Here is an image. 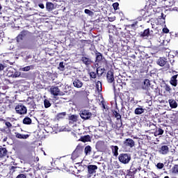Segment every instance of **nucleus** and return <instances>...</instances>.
I'll return each instance as SVG.
<instances>
[{"mask_svg": "<svg viewBox=\"0 0 178 178\" xmlns=\"http://www.w3.org/2000/svg\"><path fill=\"white\" fill-rule=\"evenodd\" d=\"M15 69L10 68L7 71V76L8 77H12L13 79V74H14Z\"/></svg>", "mask_w": 178, "mask_h": 178, "instance_id": "nucleus-31", "label": "nucleus"}, {"mask_svg": "<svg viewBox=\"0 0 178 178\" xmlns=\"http://www.w3.org/2000/svg\"><path fill=\"white\" fill-rule=\"evenodd\" d=\"M113 87L114 90H116V86H115V84L113 85Z\"/></svg>", "mask_w": 178, "mask_h": 178, "instance_id": "nucleus-62", "label": "nucleus"}, {"mask_svg": "<svg viewBox=\"0 0 178 178\" xmlns=\"http://www.w3.org/2000/svg\"><path fill=\"white\" fill-rule=\"evenodd\" d=\"M165 91H168L169 92H170L172 88H170V86L169 85H165Z\"/></svg>", "mask_w": 178, "mask_h": 178, "instance_id": "nucleus-52", "label": "nucleus"}, {"mask_svg": "<svg viewBox=\"0 0 178 178\" xmlns=\"http://www.w3.org/2000/svg\"><path fill=\"white\" fill-rule=\"evenodd\" d=\"M81 62L86 65V66H88L92 63V60H91V58L90 56H82L81 58Z\"/></svg>", "mask_w": 178, "mask_h": 178, "instance_id": "nucleus-11", "label": "nucleus"}, {"mask_svg": "<svg viewBox=\"0 0 178 178\" xmlns=\"http://www.w3.org/2000/svg\"><path fill=\"white\" fill-rule=\"evenodd\" d=\"M20 75H21V72L15 70L13 79H17V77H20Z\"/></svg>", "mask_w": 178, "mask_h": 178, "instance_id": "nucleus-38", "label": "nucleus"}, {"mask_svg": "<svg viewBox=\"0 0 178 178\" xmlns=\"http://www.w3.org/2000/svg\"><path fill=\"white\" fill-rule=\"evenodd\" d=\"M163 134V129L159 128L158 129H156V131L154 132L155 137H158V136H162Z\"/></svg>", "mask_w": 178, "mask_h": 178, "instance_id": "nucleus-30", "label": "nucleus"}, {"mask_svg": "<svg viewBox=\"0 0 178 178\" xmlns=\"http://www.w3.org/2000/svg\"><path fill=\"white\" fill-rule=\"evenodd\" d=\"M53 2H59V0H52Z\"/></svg>", "mask_w": 178, "mask_h": 178, "instance_id": "nucleus-60", "label": "nucleus"}, {"mask_svg": "<svg viewBox=\"0 0 178 178\" xmlns=\"http://www.w3.org/2000/svg\"><path fill=\"white\" fill-rule=\"evenodd\" d=\"M104 72H105V68L97 67L96 70L97 74L99 76V77L104 74Z\"/></svg>", "mask_w": 178, "mask_h": 178, "instance_id": "nucleus-29", "label": "nucleus"}, {"mask_svg": "<svg viewBox=\"0 0 178 178\" xmlns=\"http://www.w3.org/2000/svg\"><path fill=\"white\" fill-rule=\"evenodd\" d=\"M110 148L111 149L113 156H118L119 155V147L111 145Z\"/></svg>", "mask_w": 178, "mask_h": 178, "instance_id": "nucleus-18", "label": "nucleus"}, {"mask_svg": "<svg viewBox=\"0 0 178 178\" xmlns=\"http://www.w3.org/2000/svg\"><path fill=\"white\" fill-rule=\"evenodd\" d=\"M159 152L161 155H168L169 154V147L168 145H162L159 148Z\"/></svg>", "mask_w": 178, "mask_h": 178, "instance_id": "nucleus-10", "label": "nucleus"}, {"mask_svg": "<svg viewBox=\"0 0 178 178\" xmlns=\"http://www.w3.org/2000/svg\"><path fill=\"white\" fill-rule=\"evenodd\" d=\"M84 12L88 16H94V12H92V11L88 10V9H85Z\"/></svg>", "mask_w": 178, "mask_h": 178, "instance_id": "nucleus-42", "label": "nucleus"}, {"mask_svg": "<svg viewBox=\"0 0 178 178\" xmlns=\"http://www.w3.org/2000/svg\"><path fill=\"white\" fill-rule=\"evenodd\" d=\"M113 115L115 118H116L117 120H120V122H122V115L119 113V111H115L113 112Z\"/></svg>", "mask_w": 178, "mask_h": 178, "instance_id": "nucleus-32", "label": "nucleus"}, {"mask_svg": "<svg viewBox=\"0 0 178 178\" xmlns=\"http://www.w3.org/2000/svg\"><path fill=\"white\" fill-rule=\"evenodd\" d=\"M54 3L51 2H47L46 3V9L48 10V12H51V10H54Z\"/></svg>", "mask_w": 178, "mask_h": 178, "instance_id": "nucleus-24", "label": "nucleus"}, {"mask_svg": "<svg viewBox=\"0 0 178 178\" xmlns=\"http://www.w3.org/2000/svg\"><path fill=\"white\" fill-rule=\"evenodd\" d=\"M50 92L51 95H54L55 97L58 95H63V92H60V90H59L58 86H51L50 88Z\"/></svg>", "mask_w": 178, "mask_h": 178, "instance_id": "nucleus-8", "label": "nucleus"}, {"mask_svg": "<svg viewBox=\"0 0 178 178\" xmlns=\"http://www.w3.org/2000/svg\"><path fill=\"white\" fill-rule=\"evenodd\" d=\"M137 23L138 22L136 21L134 23H133L132 24H129L127 25V27H129V28H134V27H136L137 26Z\"/></svg>", "mask_w": 178, "mask_h": 178, "instance_id": "nucleus-47", "label": "nucleus"}, {"mask_svg": "<svg viewBox=\"0 0 178 178\" xmlns=\"http://www.w3.org/2000/svg\"><path fill=\"white\" fill-rule=\"evenodd\" d=\"M65 116H66V112L59 113L57 115L58 119H63V118H65Z\"/></svg>", "mask_w": 178, "mask_h": 178, "instance_id": "nucleus-40", "label": "nucleus"}, {"mask_svg": "<svg viewBox=\"0 0 178 178\" xmlns=\"http://www.w3.org/2000/svg\"><path fill=\"white\" fill-rule=\"evenodd\" d=\"M95 148L99 152H105L107 147L104 140H99L95 145Z\"/></svg>", "mask_w": 178, "mask_h": 178, "instance_id": "nucleus-4", "label": "nucleus"}, {"mask_svg": "<svg viewBox=\"0 0 178 178\" xmlns=\"http://www.w3.org/2000/svg\"><path fill=\"white\" fill-rule=\"evenodd\" d=\"M33 69H34V65H31L26 67H22L19 69V70H21V72H30V70H33Z\"/></svg>", "mask_w": 178, "mask_h": 178, "instance_id": "nucleus-21", "label": "nucleus"}, {"mask_svg": "<svg viewBox=\"0 0 178 178\" xmlns=\"http://www.w3.org/2000/svg\"><path fill=\"white\" fill-rule=\"evenodd\" d=\"M5 125L6 126L7 129H12V124L9 122H5Z\"/></svg>", "mask_w": 178, "mask_h": 178, "instance_id": "nucleus-49", "label": "nucleus"}, {"mask_svg": "<svg viewBox=\"0 0 178 178\" xmlns=\"http://www.w3.org/2000/svg\"><path fill=\"white\" fill-rule=\"evenodd\" d=\"M29 34V31H22L20 34H19L17 37V42H20L22 40H24L26 37H27V35Z\"/></svg>", "mask_w": 178, "mask_h": 178, "instance_id": "nucleus-12", "label": "nucleus"}, {"mask_svg": "<svg viewBox=\"0 0 178 178\" xmlns=\"http://www.w3.org/2000/svg\"><path fill=\"white\" fill-rule=\"evenodd\" d=\"M163 166H165V165L162 163H159L156 164L157 169H163Z\"/></svg>", "mask_w": 178, "mask_h": 178, "instance_id": "nucleus-46", "label": "nucleus"}, {"mask_svg": "<svg viewBox=\"0 0 178 178\" xmlns=\"http://www.w3.org/2000/svg\"><path fill=\"white\" fill-rule=\"evenodd\" d=\"M167 62L168 61L166 60V58L161 57L157 60L156 63L157 65H159V66L163 67V66L166 65Z\"/></svg>", "mask_w": 178, "mask_h": 178, "instance_id": "nucleus-17", "label": "nucleus"}, {"mask_svg": "<svg viewBox=\"0 0 178 178\" xmlns=\"http://www.w3.org/2000/svg\"><path fill=\"white\" fill-rule=\"evenodd\" d=\"M149 127H153V130H155L156 129V125L152 122H149Z\"/></svg>", "mask_w": 178, "mask_h": 178, "instance_id": "nucleus-50", "label": "nucleus"}, {"mask_svg": "<svg viewBox=\"0 0 178 178\" xmlns=\"http://www.w3.org/2000/svg\"><path fill=\"white\" fill-rule=\"evenodd\" d=\"M95 62L96 63H101V61L104 60L105 59V57L101 54L100 52L97 51V50H95Z\"/></svg>", "mask_w": 178, "mask_h": 178, "instance_id": "nucleus-9", "label": "nucleus"}, {"mask_svg": "<svg viewBox=\"0 0 178 178\" xmlns=\"http://www.w3.org/2000/svg\"><path fill=\"white\" fill-rule=\"evenodd\" d=\"M83 82L79 79H76L73 81V86L76 88H81V87H83Z\"/></svg>", "mask_w": 178, "mask_h": 178, "instance_id": "nucleus-16", "label": "nucleus"}, {"mask_svg": "<svg viewBox=\"0 0 178 178\" xmlns=\"http://www.w3.org/2000/svg\"><path fill=\"white\" fill-rule=\"evenodd\" d=\"M96 88L97 91H102V83H101V81H98L96 83Z\"/></svg>", "mask_w": 178, "mask_h": 178, "instance_id": "nucleus-35", "label": "nucleus"}, {"mask_svg": "<svg viewBox=\"0 0 178 178\" xmlns=\"http://www.w3.org/2000/svg\"><path fill=\"white\" fill-rule=\"evenodd\" d=\"M2 9V6L0 4V10Z\"/></svg>", "mask_w": 178, "mask_h": 178, "instance_id": "nucleus-64", "label": "nucleus"}, {"mask_svg": "<svg viewBox=\"0 0 178 178\" xmlns=\"http://www.w3.org/2000/svg\"><path fill=\"white\" fill-rule=\"evenodd\" d=\"M92 151V147H91V146L90 145H87L86 146L85 149H84V152L86 156H88V155H91V152Z\"/></svg>", "mask_w": 178, "mask_h": 178, "instance_id": "nucleus-22", "label": "nucleus"}, {"mask_svg": "<svg viewBox=\"0 0 178 178\" xmlns=\"http://www.w3.org/2000/svg\"><path fill=\"white\" fill-rule=\"evenodd\" d=\"M26 48H28V49H31V48H33V47H34V42L28 41L26 43Z\"/></svg>", "mask_w": 178, "mask_h": 178, "instance_id": "nucleus-34", "label": "nucleus"}, {"mask_svg": "<svg viewBox=\"0 0 178 178\" xmlns=\"http://www.w3.org/2000/svg\"><path fill=\"white\" fill-rule=\"evenodd\" d=\"M118 160L123 165H127L131 161V155L127 153H122L118 156Z\"/></svg>", "mask_w": 178, "mask_h": 178, "instance_id": "nucleus-3", "label": "nucleus"}, {"mask_svg": "<svg viewBox=\"0 0 178 178\" xmlns=\"http://www.w3.org/2000/svg\"><path fill=\"white\" fill-rule=\"evenodd\" d=\"M83 152L84 147L80 145H78L72 154L71 159H72V161H74V159H77V158L83 155Z\"/></svg>", "mask_w": 178, "mask_h": 178, "instance_id": "nucleus-2", "label": "nucleus"}, {"mask_svg": "<svg viewBox=\"0 0 178 178\" xmlns=\"http://www.w3.org/2000/svg\"><path fill=\"white\" fill-rule=\"evenodd\" d=\"M168 102H169L170 108H177V103L176 102V101H175L173 99H169Z\"/></svg>", "mask_w": 178, "mask_h": 178, "instance_id": "nucleus-27", "label": "nucleus"}, {"mask_svg": "<svg viewBox=\"0 0 178 178\" xmlns=\"http://www.w3.org/2000/svg\"><path fill=\"white\" fill-rule=\"evenodd\" d=\"M36 161L37 162H38V161H40V159L38 157H36Z\"/></svg>", "mask_w": 178, "mask_h": 178, "instance_id": "nucleus-63", "label": "nucleus"}, {"mask_svg": "<svg viewBox=\"0 0 178 178\" xmlns=\"http://www.w3.org/2000/svg\"><path fill=\"white\" fill-rule=\"evenodd\" d=\"M145 112V109L143 108L142 106H139L138 108H136L134 111L135 115H141Z\"/></svg>", "mask_w": 178, "mask_h": 178, "instance_id": "nucleus-19", "label": "nucleus"}, {"mask_svg": "<svg viewBox=\"0 0 178 178\" xmlns=\"http://www.w3.org/2000/svg\"><path fill=\"white\" fill-rule=\"evenodd\" d=\"M15 111L18 115H26L27 113V107L24 104H19L15 106Z\"/></svg>", "mask_w": 178, "mask_h": 178, "instance_id": "nucleus-5", "label": "nucleus"}, {"mask_svg": "<svg viewBox=\"0 0 178 178\" xmlns=\"http://www.w3.org/2000/svg\"><path fill=\"white\" fill-rule=\"evenodd\" d=\"M15 137L17 138H22L23 140H26V139L29 138V134L24 135V134H16Z\"/></svg>", "mask_w": 178, "mask_h": 178, "instance_id": "nucleus-28", "label": "nucleus"}, {"mask_svg": "<svg viewBox=\"0 0 178 178\" xmlns=\"http://www.w3.org/2000/svg\"><path fill=\"white\" fill-rule=\"evenodd\" d=\"M3 69H5V65H3L2 63H0V71L3 70Z\"/></svg>", "mask_w": 178, "mask_h": 178, "instance_id": "nucleus-55", "label": "nucleus"}, {"mask_svg": "<svg viewBox=\"0 0 178 178\" xmlns=\"http://www.w3.org/2000/svg\"><path fill=\"white\" fill-rule=\"evenodd\" d=\"M172 172L175 175H177L178 173V165H175L172 168Z\"/></svg>", "mask_w": 178, "mask_h": 178, "instance_id": "nucleus-36", "label": "nucleus"}, {"mask_svg": "<svg viewBox=\"0 0 178 178\" xmlns=\"http://www.w3.org/2000/svg\"><path fill=\"white\" fill-rule=\"evenodd\" d=\"M146 95H148V97H151V93L148 91L146 92Z\"/></svg>", "mask_w": 178, "mask_h": 178, "instance_id": "nucleus-57", "label": "nucleus"}, {"mask_svg": "<svg viewBox=\"0 0 178 178\" xmlns=\"http://www.w3.org/2000/svg\"><path fill=\"white\" fill-rule=\"evenodd\" d=\"M149 36V29H145L143 32H141L140 37L145 38Z\"/></svg>", "mask_w": 178, "mask_h": 178, "instance_id": "nucleus-26", "label": "nucleus"}, {"mask_svg": "<svg viewBox=\"0 0 178 178\" xmlns=\"http://www.w3.org/2000/svg\"><path fill=\"white\" fill-rule=\"evenodd\" d=\"M138 19L139 21L143 20V17H138Z\"/></svg>", "mask_w": 178, "mask_h": 178, "instance_id": "nucleus-59", "label": "nucleus"}, {"mask_svg": "<svg viewBox=\"0 0 178 178\" xmlns=\"http://www.w3.org/2000/svg\"><path fill=\"white\" fill-rule=\"evenodd\" d=\"M149 79H146L144 80L143 83H142V90H145L146 91H148V89L149 88Z\"/></svg>", "mask_w": 178, "mask_h": 178, "instance_id": "nucleus-15", "label": "nucleus"}, {"mask_svg": "<svg viewBox=\"0 0 178 178\" xmlns=\"http://www.w3.org/2000/svg\"><path fill=\"white\" fill-rule=\"evenodd\" d=\"M90 79H97V73L94 72H90L89 73Z\"/></svg>", "mask_w": 178, "mask_h": 178, "instance_id": "nucleus-43", "label": "nucleus"}, {"mask_svg": "<svg viewBox=\"0 0 178 178\" xmlns=\"http://www.w3.org/2000/svg\"><path fill=\"white\" fill-rule=\"evenodd\" d=\"M136 145V143L131 138H127L122 143V149L124 152H131V148Z\"/></svg>", "mask_w": 178, "mask_h": 178, "instance_id": "nucleus-1", "label": "nucleus"}, {"mask_svg": "<svg viewBox=\"0 0 178 178\" xmlns=\"http://www.w3.org/2000/svg\"><path fill=\"white\" fill-rule=\"evenodd\" d=\"M136 173H137V167H136L135 164H132L129 171V175L132 176V175H136Z\"/></svg>", "mask_w": 178, "mask_h": 178, "instance_id": "nucleus-20", "label": "nucleus"}, {"mask_svg": "<svg viewBox=\"0 0 178 178\" xmlns=\"http://www.w3.org/2000/svg\"><path fill=\"white\" fill-rule=\"evenodd\" d=\"M6 154H8V150L5 147H0V158H3V156H6Z\"/></svg>", "mask_w": 178, "mask_h": 178, "instance_id": "nucleus-23", "label": "nucleus"}, {"mask_svg": "<svg viewBox=\"0 0 178 178\" xmlns=\"http://www.w3.org/2000/svg\"><path fill=\"white\" fill-rule=\"evenodd\" d=\"M106 79L108 83H113L115 81V76H113V72L111 70L107 72Z\"/></svg>", "mask_w": 178, "mask_h": 178, "instance_id": "nucleus-14", "label": "nucleus"}, {"mask_svg": "<svg viewBox=\"0 0 178 178\" xmlns=\"http://www.w3.org/2000/svg\"><path fill=\"white\" fill-rule=\"evenodd\" d=\"M24 124H31V120L29 117H26L23 120Z\"/></svg>", "mask_w": 178, "mask_h": 178, "instance_id": "nucleus-33", "label": "nucleus"}, {"mask_svg": "<svg viewBox=\"0 0 178 178\" xmlns=\"http://www.w3.org/2000/svg\"><path fill=\"white\" fill-rule=\"evenodd\" d=\"M44 108H49L51 106V102L48 99L44 100Z\"/></svg>", "mask_w": 178, "mask_h": 178, "instance_id": "nucleus-37", "label": "nucleus"}, {"mask_svg": "<svg viewBox=\"0 0 178 178\" xmlns=\"http://www.w3.org/2000/svg\"><path fill=\"white\" fill-rule=\"evenodd\" d=\"M98 169V166L95 165H88V172L89 175H94V173H96V170Z\"/></svg>", "mask_w": 178, "mask_h": 178, "instance_id": "nucleus-13", "label": "nucleus"}, {"mask_svg": "<svg viewBox=\"0 0 178 178\" xmlns=\"http://www.w3.org/2000/svg\"><path fill=\"white\" fill-rule=\"evenodd\" d=\"M113 166L115 169H120V165H119V163H118V161L113 162Z\"/></svg>", "mask_w": 178, "mask_h": 178, "instance_id": "nucleus-44", "label": "nucleus"}, {"mask_svg": "<svg viewBox=\"0 0 178 178\" xmlns=\"http://www.w3.org/2000/svg\"><path fill=\"white\" fill-rule=\"evenodd\" d=\"M81 141H82V143H88V141H91V137L89 135L81 136Z\"/></svg>", "mask_w": 178, "mask_h": 178, "instance_id": "nucleus-25", "label": "nucleus"}, {"mask_svg": "<svg viewBox=\"0 0 178 178\" xmlns=\"http://www.w3.org/2000/svg\"><path fill=\"white\" fill-rule=\"evenodd\" d=\"M16 178H27V177L24 174H19L17 176Z\"/></svg>", "mask_w": 178, "mask_h": 178, "instance_id": "nucleus-51", "label": "nucleus"}, {"mask_svg": "<svg viewBox=\"0 0 178 178\" xmlns=\"http://www.w3.org/2000/svg\"><path fill=\"white\" fill-rule=\"evenodd\" d=\"M80 117L83 120H88L92 116V113L90 111L81 110L79 113Z\"/></svg>", "mask_w": 178, "mask_h": 178, "instance_id": "nucleus-7", "label": "nucleus"}, {"mask_svg": "<svg viewBox=\"0 0 178 178\" xmlns=\"http://www.w3.org/2000/svg\"><path fill=\"white\" fill-rule=\"evenodd\" d=\"M58 69L59 70H60L61 72H63V70H65V65H64L63 62H60L59 63V66H58Z\"/></svg>", "mask_w": 178, "mask_h": 178, "instance_id": "nucleus-41", "label": "nucleus"}, {"mask_svg": "<svg viewBox=\"0 0 178 178\" xmlns=\"http://www.w3.org/2000/svg\"><path fill=\"white\" fill-rule=\"evenodd\" d=\"M90 3H97V1H95V0H90Z\"/></svg>", "mask_w": 178, "mask_h": 178, "instance_id": "nucleus-56", "label": "nucleus"}, {"mask_svg": "<svg viewBox=\"0 0 178 178\" xmlns=\"http://www.w3.org/2000/svg\"><path fill=\"white\" fill-rule=\"evenodd\" d=\"M113 7L114 10H118V9L119 8V3H113Z\"/></svg>", "mask_w": 178, "mask_h": 178, "instance_id": "nucleus-48", "label": "nucleus"}, {"mask_svg": "<svg viewBox=\"0 0 178 178\" xmlns=\"http://www.w3.org/2000/svg\"><path fill=\"white\" fill-rule=\"evenodd\" d=\"M137 170H141V167L137 168Z\"/></svg>", "mask_w": 178, "mask_h": 178, "instance_id": "nucleus-61", "label": "nucleus"}, {"mask_svg": "<svg viewBox=\"0 0 178 178\" xmlns=\"http://www.w3.org/2000/svg\"><path fill=\"white\" fill-rule=\"evenodd\" d=\"M26 104L28 105L29 109H31V112H33L34 109L37 108V105L35 102H34L33 97H29L26 99Z\"/></svg>", "mask_w": 178, "mask_h": 178, "instance_id": "nucleus-6", "label": "nucleus"}, {"mask_svg": "<svg viewBox=\"0 0 178 178\" xmlns=\"http://www.w3.org/2000/svg\"><path fill=\"white\" fill-rule=\"evenodd\" d=\"M163 32H164L165 34H168V33H169V29L168 28H163Z\"/></svg>", "mask_w": 178, "mask_h": 178, "instance_id": "nucleus-54", "label": "nucleus"}, {"mask_svg": "<svg viewBox=\"0 0 178 178\" xmlns=\"http://www.w3.org/2000/svg\"><path fill=\"white\" fill-rule=\"evenodd\" d=\"M39 8H40V9H44L45 8V6H44V4L42 3H40L38 4Z\"/></svg>", "mask_w": 178, "mask_h": 178, "instance_id": "nucleus-53", "label": "nucleus"}, {"mask_svg": "<svg viewBox=\"0 0 178 178\" xmlns=\"http://www.w3.org/2000/svg\"><path fill=\"white\" fill-rule=\"evenodd\" d=\"M78 2H79L80 3H83L84 1H83V0H78Z\"/></svg>", "mask_w": 178, "mask_h": 178, "instance_id": "nucleus-58", "label": "nucleus"}, {"mask_svg": "<svg viewBox=\"0 0 178 178\" xmlns=\"http://www.w3.org/2000/svg\"><path fill=\"white\" fill-rule=\"evenodd\" d=\"M19 77H22V79H27V77H29V74L21 72V75L19 76Z\"/></svg>", "mask_w": 178, "mask_h": 178, "instance_id": "nucleus-45", "label": "nucleus"}, {"mask_svg": "<svg viewBox=\"0 0 178 178\" xmlns=\"http://www.w3.org/2000/svg\"><path fill=\"white\" fill-rule=\"evenodd\" d=\"M69 120H72V122H77V115H72L69 117Z\"/></svg>", "mask_w": 178, "mask_h": 178, "instance_id": "nucleus-39", "label": "nucleus"}]
</instances>
